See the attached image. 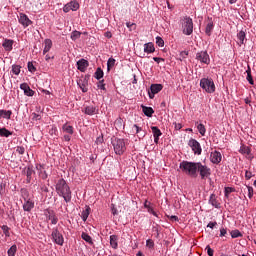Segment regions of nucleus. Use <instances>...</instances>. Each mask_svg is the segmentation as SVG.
Here are the masks:
<instances>
[{
    "label": "nucleus",
    "instance_id": "1",
    "mask_svg": "<svg viewBox=\"0 0 256 256\" xmlns=\"http://www.w3.org/2000/svg\"><path fill=\"white\" fill-rule=\"evenodd\" d=\"M56 193L59 195V197H63L66 203H71V188L69 187V184H67V181H65V179L62 178L57 181Z\"/></svg>",
    "mask_w": 256,
    "mask_h": 256
},
{
    "label": "nucleus",
    "instance_id": "2",
    "mask_svg": "<svg viewBox=\"0 0 256 256\" xmlns=\"http://www.w3.org/2000/svg\"><path fill=\"white\" fill-rule=\"evenodd\" d=\"M199 166V162H189V161H182L180 163V169L189 177H197V168Z\"/></svg>",
    "mask_w": 256,
    "mask_h": 256
},
{
    "label": "nucleus",
    "instance_id": "3",
    "mask_svg": "<svg viewBox=\"0 0 256 256\" xmlns=\"http://www.w3.org/2000/svg\"><path fill=\"white\" fill-rule=\"evenodd\" d=\"M112 145L114 147V152L116 155H123L125 151H127V147L125 146V140L121 138H115L112 140Z\"/></svg>",
    "mask_w": 256,
    "mask_h": 256
},
{
    "label": "nucleus",
    "instance_id": "4",
    "mask_svg": "<svg viewBox=\"0 0 256 256\" xmlns=\"http://www.w3.org/2000/svg\"><path fill=\"white\" fill-rule=\"evenodd\" d=\"M200 87L206 91V93H215V82L209 78H202L200 80Z\"/></svg>",
    "mask_w": 256,
    "mask_h": 256
},
{
    "label": "nucleus",
    "instance_id": "5",
    "mask_svg": "<svg viewBox=\"0 0 256 256\" xmlns=\"http://www.w3.org/2000/svg\"><path fill=\"white\" fill-rule=\"evenodd\" d=\"M197 173H199L201 179H209V177H211V168L201 162H198Z\"/></svg>",
    "mask_w": 256,
    "mask_h": 256
},
{
    "label": "nucleus",
    "instance_id": "6",
    "mask_svg": "<svg viewBox=\"0 0 256 256\" xmlns=\"http://www.w3.org/2000/svg\"><path fill=\"white\" fill-rule=\"evenodd\" d=\"M182 29L184 35L193 34V19L191 17H185L182 22Z\"/></svg>",
    "mask_w": 256,
    "mask_h": 256
},
{
    "label": "nucleus",
    "instance_id": "7",
    "mask_svg": "<svg viewBox=\"0 0 256 256\" xmlns=\"http://www.w3.org/2000/svg\"><path fill=\"white\" fill-rule=\"evenodd\" d=\"M52 239L56 245H60V247H63V243H65V238L63 237V234L59 232V229L54 228L52 231Z\"/></svg>",
    "mask_w": 256,
    "mask_h": 256
},
{
    "label": "nucleus",
    "instance_id": "8",
    "mask_svg": "<svg viewBox=\"0 0 256 256\" xmlns=\"http://www.w3.org/2000/svg\"><path fill=\"white\" fill-rule=\"evenodd\" d=\"M196 60L200 61V63H204V65H209L211 63V58L209 57V53L207 51H200L196 54Z\"/></svg>",
    "mask_w": 256,
    "mask_h": 256
},
{
    "label": "nucleus",
    "instance_id": "9",
    "mask_svg": "<svg viewBox=\"0 0 256 256\" xmlns=\"http://www.w3.org/2000/svg\"><path fill=\"white\" fill-rule=\"evenodd\" d=\"M189 147H191L192 151L195 153V155H201V144L195 140V139H190L188 142Z\"/></svg>",
    "mask_w": 256,
    "mask_h": 256
},
{
    "label": "nucleus",
    "instance_id": "10",
    "mask_svg": "<svg viewBox=\"0 0 256 256\" xmlns=\"http://www.w3.org/2000/svg\"><path fill=\"white\" fill-rule=\"evenodd\" d=\"M159 91H161V84H152L148 90L149 98L153 99Z\"/></svg>",
    "mask_w": 256,
    "mask_h": 256
},
{
    "label": "nucleus",
    "instance_id": "11",
    "mask_svg": "<svg viewBox=\"0 0 256 256\" xmlns=\"http://www.w3.org/2000/svg\"><path fill=\"white\" fill-rule=\"evenodd\" d=\"M222 156H221V152L215 150L214 152H211L210 154V161L211 163H213L214 165H219V162L221 161Z\"/></svg>",
    "mask_w": 256,
    "mask_h": 256
},
{
    "label": "nucleus",
    "instance_id": "12",
    "mask_svg": "<svg viewBox=\"0 0 256 256\" xmlns=\"http://www.w3.org/2000/svg\"><path fill=\"white\" fill-rule=\"evenodd\" d=\"M76 66L78 71H81V73H85V71H87V67H89V61L82 58L76 63Z\"/></svg>",
    "mask_w": 256,
    "mask_h": 256
},
{
    "label": "nucleus",
    "instance_id": "13",
    "mask_svg": "<svg viewBox=\"0 0 256 256\" xmlns=\"http://www.w3.org/2000/svg\"><path fill=\"white\" fill-rule=\"evenodd\" d=\"M20 89H22V91H24V94L27 96V97H33L35 95V91H33L31 89V87H29V84L28 83H22L20 85Z\"/></svg>",
    "mask_w": 256,
    "mask_h": 256
},
{
    "label": "nucleus",
    "instance_id": "14",
    "mask_svg": "<svg viewBox=\"0 0 256 256\" xmlns=\"http://www.w3.org/2000/svg\"><path fill=\"white\" fill-rule=\"evenodd\" d=\"M35 207V202L31 199L24 198L23 210L27 211L28 213L32 211Z\"/></svg>",
    "mask_w": 256,
    "mask_h": 256
},
{
    "label": "nucleus",
    "instance_id": "15",
    "mask_svg": "<svg viewBox=\"0 0 256 256\" xmlns=\"http://www.w3.org/2000/svg\"><path fill=\"white\" fill-rule=\"evenodd\" d=\"M19 23L23 25V27H29L33 21H31L27 15L20 14Z\"/></svg>",
    "mask_w": 256,
    "mask_h": 256
},
{
    "label": "nucleus",
    "instance_id": "16",
    "mask_svg": "<svg viewBox=\"0 0 256 256\" xmlns=\"http://www.w3.org/2000/svg\"><path fill=\"white\" fill-rule=\"evenodd\" d=\"M151 131L154 137V142L159 144V137H161V130L156 126H151Z\"/></svg>",
    "mask_w": 256,
    "mask_h": 256
},
{
    "label": "nucleus",
    "instance_id": "17",
    "mask_svg": "<svg viewBox=\"0 0 256 256\" xmlns=\"http://www.w3.org/2000/svg\"><path fill=\"white\" fill-rule=\"evenodd\" d=\"M209 203L212 205V207H215V209H221V203H219V200H217V195L211 194Z\"/></svg>",
    "mask_w": 256,
    "mask_h": 256
},
{
    "label": "nucleus",
    "instance_id": "18",
    "mask_svg": "<svg viewBox=\"0 0 256 256\" xmlns=\"http://www.w3.org/2000/svg\"><path fill=\"white\" fill-rule=\"evenodd\" d=\"M237 39H238L237 43L239 47H241V45H245V39H246L245 31L241 30L240 32H238Z\"/></svg>",
    "mask_w": 256,
    "mask_h": 256
},
{
    "label": "nucleus",
    "instance_id": "19",
    "mask_svg": "<svg viewBox=\"0 0 256 256\" xmlns=\"http://www.w3.org/2000/svg\"><path fill=\"white\" fill-rule=\"evenodd\" d=\"M13 40L5 39L2 43V47L5 49V51H13Z\"/></svg>",
    "mask_w": 256,
    "mask_h": 256
},
{
    "label": "nucleus",
    "instance_id": "20",
    "mask_svg": "<svg viewBox=\"0 0 256 256\" xmlns=\"http://www.w3.org/2000/svg\"><path fill=\"white\" fill-rule=\"evenodd\" d=\"M119 237L117 235H111L110 236V246L112 249H117L119 247Z\"/></svg>",
    "mask_w": 256,
    "mask_h": 256
},
{
    "label": "nucleus",
    "instance_id": "21",
    "mask_svg": "<svg viewBox=\"0 0 256 256\" xmlns=\"http://www.w3.org/2000/svg\"><path fill=\"white\" fill-rule=\"evenodd\" d=\"M77 83L83 93H87V91H89L87 88V78H84L83 80L80 79Z\"/></svg>",
    "mask_w": 256,
    "mask_h": 256
},
{
    "label": "nucleus",
    "instance_id": "22",
    "mask_svg": "<svg viewBox=\"0 0 256 256\" xmlns=\"http://www.w3.org/2000/svg\"><path fill=\"white\" fill-rule=\"evenodd\" d=\"M45 47L43 50V55H46V53H49V51H51V47H53V41H51V39H46L44 41Z\"/></svg>",
    "mask_w": 256,
    "mask_h": 256
},
{
    "label": "nucleus",
    "instance_id": "23",
    "mask_svg": "<svg viewBox=\"0 0 256 256\" xmlns=\"http://www.w3.org/2000/svg\"><path fill=\"white\" fill-rule=\"evenodd\" d=\"M155 52V46L153 43L149 42L144 44V53H154Z\"/></svg>",
    "mask_w": 256,
    "mask_h": 256
},
{
    "label": "nucleus",
    "instance_id": "24",
    "mask_svg": "<svg viewBox=\"0 0 256 256\" xmlns=\"http://www.w3.org/2000/svg\"><path fill=\"white\" fill-rule=\"evenodd\" d=\"M142 111H143L144 115H146V117H151L153 115V113H155V111H153V108L143 106V105H142Z\"/></svg>",
    "mask_w": 256,
    "mask_h": 256
},
{
    "label": "nucleus",
    "instance_id": "25",
    "mask_svg": "<svg viewBox=\"0 0 256 256\" xmlns=\"http://www.w3.org/2000/svg\"><path fill=\"white\" fill-rule=\"evenodd\" d=\"M214 24L213 21H209L206 25L205 33L208 35V37H211V33H213Z\"/></svg>",
    "mask_w": 256,
    "mask_h": 256
},
{
    "label": "nucleus",
    "instance_id": "26",
    "mask_svg": "<svg viewBox=\"0 0 256 256\" xmlns=\"http://www.w3.org/2000/svg\"><path fill=\"white\" fill-rule=\"evenodd\" d=\"M38 171H40L39 172L40 179L45 180V179H47V177H49V174H47V171L45 170V168L43 166H39Z\"/></svg>",
    "mask_w": 256,
    "mask_h": 256
},
{
    "label": "nucleus",
    "instance_id": "27",
    "mask_svg": "<svg viewBox=\"0 0 256 256\" xmlns=\"http://www.w3.org/2000/svg\"><path fill=\"white\" fill-rule=\"evenodd\" d=\"M34 173H35V171L31 167H27L25 169V174H26L28 183H31V177H33Z\"/></svg>",
    "mask_w": 256,
    "mask_h": 256
},
{
    "label": "nucleus",
    "instance_id": "28",
    "mask_svg": "<svg viewBox=\"0 0 256 256\" xmlns=\"http://www.w3.org/2000/svg\"><path fill=\"white\" fill-rule=\"evenodd\" d=\"M10 135H13V132L9 131L5 127L0 128V137H10Z\"/></svg>",
    "mask_w": 256,
    "mask_h": 256
},
{
    "label": "nucleus",
    "instance_id": "29",
    "mask_svg": "<svg viewBox=\"0 0 256 256\" xmlns=\"http://www.w3.org/2000/svg\"><path fill=\"white\" fill-rule=\"evenodd\" d=\"M90 211H91V208L89 206H87L86 209L82 211L81 218L83 221H87V219H89Z\"/></svg>",
    "mask_w": 256,
    "mask_h": 256
},
{
    "label": "nucleus",
    "instance_id": "30",
    "mask_svg": "<svg viewBox=\"0 0 256 256\" xmlns=\"http://www.w3.org/2000/svg\"><path fill=\"white\" fill-rule=\"evenodd\" d=\"M95 113H97V108H95L94 106H87L85 108L86 115H95Z\"/></svg>",
    "mask_w": 256,
    "mask_h": 256
},
{
    "label": "nucleus",
    "instance_id": "31",
    "mask_svg": "<svg viewBox=\"0 0 256 256\" xmlns=\"http://www.w3.org/2000/svg\"><path fill=\"white\" fill-rule=\"evenodd\" d=\"M239 153H241L242 155H250L251 154V148H249V146H241L239 149Z\"/></svg>",
    "mask_w": 256,
    "mask_h": 256
},
{
    "label": "nucleus",
    "instance_id": "32",
    "mask_svg": "<svg viewBox=\"0 0 256 256\" xmlns=\"http://www.w3.org/2000/svg\"><path fill=\"white\" fill-rule=\"evenodd\" d=\"M103 75V70L101 68H97L96 72L94 73L95 79H97V81H101V79H103Z\"/></svg>",
    "mask_w": 256,
    "mask_h": 256
},
{
    "label": "nucleus",
    "instance_id": "33",
    "mask_svg": "<svg viewBox=\"0 0 256 256\" xmlns=\"http://www.w3.org/2000/svg\"><path fill=\"white\" fill-rule=\"evenodd\" d=\"M81 238L86 241V243H89V245H93V238L89 236V234L83 232L81 235Z\"/></svg>",
    "mask_w": 256,
    "mask_h": 256
},
{
    "label": "nucleus",
    "instance_id": "34",
    "mask_svg": "<svg viewBox=\"0 0 256 256\" xmlns=\"http://www.w3.org/2000/svg\"><path fill=\"white\" fill-rule=\"evenodd\" d=\"M246 73H247V81L248 83H250V85H254V81H253V76L251 75V67L248 66V69L246 70Z\"/></svg>",
    "mask_w": 256,
    "mask_h": 256
},
{
    "label": "nucleus",
    "instance_id": "35",
    "mask_svg": "<svg viewBox=\"0 0 256 256\" xmlns=\"http://www.w3.org/2000/svg\"><path fill=\"white\" fill-rule=\"evenodd\" d=\"M116 60L114 58H109L107 61V71H111L115 67Z\"/></svg>",
    "mask_w": 256,
    "mask_h": 256
},
{
    "label": "nucleus",
    "instance_id": "36",
    "mask_svg": "<svg viewBox=\"0 0 256 256\" xmlns=\"http://www.w3.org/2000/svg\"><path fill=\"white\" fill-rule=\"evenodd\" d=\"M72 11H77L79 9V2L78 1H71L67 3Z\"/></svg>",
    "mask_w": 256,
    "mask_h": 256
},
{
    "label": "nucleus",
    "instance_id": "37",
    "mask_svg": "<svg viewBox=\"0 0 256 256\" xmlns=\"http://www.w3.org/2000/svg\"><path fill=\"white\" fill-rule=\"evenodd\" d=\"M197 129H198L200 135H202V137H205V133H207V129L205 128V125L198 124Z\"/></svg>",
    "mask_w": 256,
    "mask_h": 256
},
{
    "label": "nucleus",
    "instance_id": "38",
    "mask_svg": "<svg viewBox=\"0 0 256 256\" xmlns=\"http://www.w3.org/2000/svg\"><path fill=\"white\" fill-rule=\"evenodd\" d=\"M230 235H231L232 239H237L239 237H243V234H241V231H239V230H232L230 232Z\"/></svg>",
    "mask_w": 256,
    "mask_h": 256
},
{
    "label": "nucleus",
    "instance_id": "39",
    "mask_svg": "<svg viewBox=\"0 0 256 256\" xmlns=\"http://www.w3.org/2000/svg\"><path fill=\"white\" fill-rule=\"evenodd\" d=\"M235 192V188L233 187H225L224 188V195L227 199H229V195H231V193Z\"/></svg>",
    "mask_w": 256,
    "mask_h": 256
},
{
    "label": "nucleus",
    "instance_id": "40",
    "mask_svg": "<svg viewBox=\"0 0 256 256\" xmlns=\"http://www.w3.org/2000/svg\"><path fill=\"white\" fill-rule=\"evenodd\" d=\"M62 129L63 131H65V133H68L69 135H73V126L64 124Z\"/></svg>",
    "mask_w": 256,
    "mask_h": 256
},
{
    "label": "nucleus",
    "instance_id": "41",
    "mask_svg": "<svg viewBox=\"0 0 256 256\" xmlns=\"http://www.w3.org/2000/svg\"><path fill=\"white\" fill-rule=\"evenodd\" d=\"M11 115H13L11 110H2L3 119H11Z\"/></svg>",
    "mask_w": 256,
    "mask_h": 256
},
{
    "label": "nucleus",
    "instance_id": "42",
    "mask_svg": "<svg viewBox=\"0 0 256 256\" xmlns=\"http://www.w3.org/2000/svg\"><path fill=\"white\" fill-rule=\"evenodd\" d=\"M48 219L51 221L52 225H57V223L59 222V218H57V216H55L53 212L48 216Z\"/></svg>",
    "mask_w": 256,
    "mask_h": 256
},
{
    "label": "nucleus",
    "instance_id": "43",
    "mask_svg": "<svg viewBox=\"0 0 256 256\" xmlns=\"http://www.w3.org/2000/svg\"><path fill=\"white\" fill-rule=\"evenodd\" d=\"M1 229H2V231H3L4 235H5V237H11V233L9 232V231H10L9 226H7V225H2V226H1Z\"/></svg>",
    "mask_w": 256,
    "mask_h": 256
},
{
    "label": "nucleus",
    "instance_id": "44",
    "mask_svg": "<svg viewBox=\"0 0 256 256\" xmlns=\"http://www.w3.org/2000/svg\"><path fill=\"white\" fill-rule=\"evenodd\" d=\"M7 253L8 256H15V254L17 253V245H12Z\"/></svg>",
    "mask_w": 256,
    "mask_h": 256
},
{
    "label": "nucleus",
    "instance_id": "45",
    "mask_svg": "<svg viewBox=\"0 0 256 256\" xmlns=\"http://www.w3.org/2000/svg\"><path fill=\"white\" fill-rule=\"evenodd\" d=\"M71 39L72 41H77V39H79V37H81V32L75 30L71 33Z\"/></svg>",
    "mask_w": 256,
    "mask_h": 256
},
{
    "label": "nucleus",
    "instance_id": "46",
    "mask_svg": "<svg viewBox=\"0 0 256 256\" xmlns=\"http://www.w3.org/2000/svg\"><path fill=\"white\" fill-rule=\"evenodd\" d=\"M12 73H14V75H19V73H21V66L13 65L12 66Z\"/></svg>",
    "mask_w": 256,
    "mask_h": 256
},
{
    "label": "nucleus",
    "instance_id": "47",
    "mask_svg": "<svg viewBox=\"0 0 256 256\" xmlns=\"http://www.w3.org/2000/svg\"><path fill=\"white\" fill-rule=\"evenodd\" d=\"M126 27H128L129 31H135L137 29V24L131 23V22H127L126 23Z\"/></svg>",
    "mask_w": 256,
    "mask_h": 256
},
{
    "label": "nucleus",
    "instance_id": "48",
    "mask_svg": "<svg viewBox=\"0 0 256 256\" xmlns=\"http://www.w3.org/2000/svg\"><path fill=\"white\" fill-rule=\"evenodd\" d=\"M98 89H101L102 91H105V80H100L97 83Z\"/></svg>",
    "mask_w": 256,
    "mask_h": 256
},
{
    "label": "nucleus",
    "instance_id": "49",
    "mask_svg": "<svg viewBox=\"0 0 256 256\" xmlns=\"http://www.w3.org/2000/svg\"><path fill=\"white\" fill-rule=\"evenodd\" d=\"M28 71H30V73H35V71H37V68H35L33 62H28Z\"/></svg>",
    "mask_w": 256,
    "mask_h": 256
},
{
    "label": "nucleus",
    "instance_id": "50",
    "mask_svg": "<svg viewBox=\"0 0 256 256\" xmlns=\"http://www.w3.org/2000/svg\"><path fill=\"white\" fill-rule=\"evenodd\" d=\"M16 152H18L19 155H25V147L17 146Z\"/></svg>",
    "mask_w": 256,
    "mask_h": 256
},
{
    "label": "nucleus",
    "instance_id": "51",
    "mask_svg": "<svg viewBox=\"0 0 256 256\" xmlns=\"http://www.w3.org/2000/svg\"><path fill=\"white\" fill-rule=\"evenodd\" d=\"M32 121H41V115L37 113H32Z\"/></svg>",
    "mask_w": 256,
    "mask_h": 256
},
{
    "label": "nucleus",
    "instance_id": "52",
    "mask_svg": "<svg viewBox=\"0 0 256 256\" xmlns=\"http://www.w3.org/2000/svg\"><path fill=\"white\" fill-rule=\"evenodd\" d=\"M248 189V197L249 199H253V187L247 186Z\"/></svg>",
    "mask_w": 256,
    "mask_h": 256
},
{
    "label": "nucleus",
    "instance_id": "53",
    "mask_svg": "<svg viewBox=\"0 0 256 256\" xmlns=\"http://www.w3.org/2000/svg\"><path fill=\"white\" fill-rule=\"evenodd\" d=\"M111 213L112 215H118L117 208L115 207V204H111Z\"/></svg>",
    "mask_w": 256,
    "mask_h": 256
},
{
    "label": "nucleus",
    "instance_id": "54",
    "mask_svg": "<svg viewBox=\"0 0 256 256\" xmlns=\"http://www.w3.org/2000/svg\"><path fill=\"white\" fill-rule=\"evenodd\" d=\"M251 177H253V173L251 171L246 170L245 178L247 179V181H249V179H251Z\"/></svg>",
    "mask_w": 256,
    "mask_h": 256
},
{
    "label": "nucleus",
    "instance_id": "55",
    "mask_svg": "<svg viewBox=\"0 0 256 256\" xmlns=\"http://www.w3.org/2000/svg\"><path fill=\"white\" fill-rule=\"evenodd\" d=\"M174 127L176 129V131H181V129H183V125L181 123H174Z\"/></svg>",
    "mask_w": 256,
    "mask_h": 256
},
{
    "label": "nucleus",
    "instance_id": "56",
    "mask_svg": "<svg viewBox=\"0 0 256 256\" xmlns=\"http://www.w3.org/2000/svg\"><path fill=\"white\" fill-rule=\"evenodd\" d=\"M227 235V229L226 228H221L220 229V237H225Z\"/></svg>",
    "mask_w": 256,
    "mask_h": 256
},
{
    "label": "nucleus",
    "instance_id": "57",
    "mask_svg": "<svg viewBox=\"0 0 256 256\" xmlns=\"http://www.w3.org/2000/svg\"><path fill=\"white\" fill-rule=\"evenodd\" d=\"M206 249H207V254L209 256H213L214 251H213V249H211V246H206Z\"/></svg>",
    "mask_w": 256,
    "mask_h": 256
},
{
    "label": "nucleus",
    "instance_id": "58",
    "mask_svg": "<svg viewBox=\"0 0 256 256\" xmlns=\"http://www.w3.org/2000/svg\"><path fill=\"white\" fill-rule=\"evenodd\" d=\"M63 11H64V13H69V11H72V10H71V6H69L68 4H66V5L63 7Z\"/></svg>",
    "mask_w": 256,
    "mask_h": 256
},
{
    "label": "nucleus",
    "instance_id": "59",
    "mask_svg": "<svg viewBox=\"0 0 256 256\" xmlns=\"http://www.w3.org/2000/svg\"><path fill=\"white\" fill-rule=\"evenodd\" d=\"M216 225H217V222H209L207 227H209V229H213Z\"/></svg>",
    "mask_w": 256,
    "mask_h": 256
},
{
    "label": "nucleus",
    "instance_id": "60",
    "mask_svg": "<svg viewBox=\"0 0 256 256\" xmlns=\"http://www.w3.org/2000/svg\"><path fill=\"white\" fill-rule=\"evenodd\" d=\"M41 191H43L44 193H49V188L46 185H43L41 187Z\"/></svg>",
    "mask_w": 256,
    "mask_h": 256
},
{
    "label": "nucleus",
    "instance_id": "61",
    "mask_svg": "<svg viewBox=\"0 0 256 256\" xmlns=\"http://www.w3.org/2000/svg\"><path fill=\"white\" fill-rule=\"evenodd\" d=\"M133 127H134L136 133L139 134V131H141V127H139L137 124H134Z\"/></svg>",
    "mask_w": 256,
    "mask_h": 256
},
{
    "label": "nucleus",
    "instance_id": "62",
    "mask_svg": "<svg viewBox=\"0 0 256 256\" xmlns=\"http://www.w3.org/2000/svg\"><path fill=\"white\" fill-rule=\"evenodd\" d=\"M146 245H147V247H153V240H147V242H146Z\"/></svg>",
    "mask_w": 256,
    "mask_h": 256
},
{
    "label": "nucleus",
    "instance_id": "63",
    "mask_svg": "<svg viewBox=\"0 0 256 256\" xmlns=\"http://www.w3.org/2000/svg\"><path fill=\"white\" fill-rule=\"evenodd\" d=\"M156 44L158 45V47H161V37H156Z\"/></svg>",
    "mask_w": 256,
    "mask_h": 256
},
{
    "label": "nucleus",
    "instance_id": "64",
    "mask_svg": "<svg viewBox=\"0 0 256 256\" xmlns=\"http://www.w3.org/2000/svg\"><path fill=\"white\" fill-rule=\"evenodd\" d=\"M104 36L107 37V39H111V37H113V34H111V32H105Z\"/></svg>",
    "mask_w": 256,
    "mask_h": 256
}]
</instances>
